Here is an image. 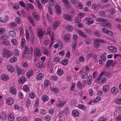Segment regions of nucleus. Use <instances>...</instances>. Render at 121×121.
Here are the masks:
<instances>
[{
    "label": "nucleus",
    "instance_id": "obj_1",
    "mask_svg": "<svg viewBox=\"0 0 121 121\" xmlns=\"http://www.w3.org/2000/svg\"><path fill=\"white\" fill-rule=\"evenodd\" d=\"M103 75H104L105 76H106L108 78L111 77V74L110 73L106 72L105 71H104L101 72L97 79L95 80V82L97 83L102 78V77Z\"/></svg>",
    "mask_w": 121,
    "mask_h": 121
},
{
    "label": "nucleus",
    "instance_id": "obj_2",
    "mask_svg": "<svg viewBox=\"0 0 121 121\" xmlns=\"http://www.w3.org/2000/svg\"><path fill=\"white\" fill-rule=\"evenodd\" d=\"M3 56L7 58L11 57L12 55V53L9 50L5 49L2 51Z\"/></svg>",
    "mask_w": 121,
    "mask_h": 121
},
{
    "label": "nucleus",
    "instance_id": "obj_3",
    "mask_svg": "<svg viewBox=\"0 0 121 121\" xmlns=\"http://www.w3.org/2000/svg\"><path fill=\"white\" fill-rule=\"evenodd\" d=\"M41 52L40 49L39 47H37L34 49V55L36 57H39L41 55Z\"/></svg>",
    "mask_w": 121,
    "mask_h": 121
},
{
    "label": "nucleus",
    "instance_id": "obj_4",
    "mask_svg": "<svg viewBox=\"0 0 121 121\" xmlns=\"http://www.w3.org/2000/svg\"><path fill=\"white\" fill-rule=\"evenodd\" d=\"M38 34L40 39H42L43 37L45 34V32L43 31L42 29H39L38 30Z\"/></svg>",
    "mask_w": 121,
    "mask_h": 121
},
{
    "label": "nucleus",
    "instance_id": "obj_5",
    "mask_svg": "<svg viewBox=\"0 0 121 121\" xmlns=\"http://www.w3.org/2000/svg\"><path fill=\"white\" fill-rule=\"evenodd\" d=\"M55 9L56 14L58 15H60L62 12L60 6L59 5H57L55 6Z\"/></svg>",
    "mask_w": 121,
    "mask_h": 121
},
{
    "label": "nucleus",
    "instance_id": "obj_6",
    "mask_svg": "<svg viewBox=\"0 0 121 121\" xmlns=\"http://www.w3.org/2000/svg\"><path fill=\"white\" fill-rule=\"evenodd\" d=\"M93 44L94 47L96 48H99L100 44V42L98 40L95 39L94 40Z\"/></svg>",
    "mask_w": 121,
    "mask_h": 121
},
{
    "label": "nucleus",
    "instance_id": "obj_7",
    "mask_svg": "<svg viewBox=\"0 0 121 121\" xmlns=\"http://www.w3.org/2000/svg\"><path fill=\"white\" fill-rule=\"evenodd\" d=\"M9 91L12 95H15L17 93V91L15 88L14 86H11L10 88Z\"/></svg>",
    "mask_w": 121,
    "mask_h": 121
},
{
    "label": "nucleus",
    "instance_id": "obj_8",
    "mask_svg": "<svg viewBox=\"0 0 121 121\" xmlns=\"http://www.w3.org/2000/svg\"><path fill=\"white\" fill-rule=\"evenodd\" d=\"M34 70L32 69H31L29 70L26 73V76L28 78L31 77L33 75L34 73Z\"/></svg>",
    "mask_w": 121,
    "mask_h": 121
},
{
    "label": "nucleus",
    "instance_id": "obj_9",
    "mask_svg": "<svg viewBox=\"0 0 121 121\" xmlns=\"http://www.w3.org/2000/svg\"><path fill=\"white\" fill-rule=\"evenodd\" d=\"M60 22L59 21H56L54 22L53 23V25L52 27L54 30H56L59 25Z\"/></svg>",
    "mask_w": 121,
    "mask_h": 121
},
{
    "label": "nucleus",
    "instance_id": "obj_10",
    "mask_svg": "<svg viewBox=\"0 0 121 121\" xmlns=\"http://www.w3.org/2000/svg\"><path fill=\"white\" fill-rule=\"evenodd\" d=\"M65 103V101L60 100L57 103L56 106L58 107H61L64 106Z\"/></svg>",
    "mask_w": 121,
    "mask_h": 121
},
{
    "label": "nucleus",
    "instance_id": "obj_11",
    "mask_svg": "<svg viewBox=\"0 0 121 121\" xmlns=\"http://www.w3.org/2000/svg\"><path fill=\"white\" fill-rule=\"evenodd\" d=\"M6 102L7 104L11 105L13 104L14 100L13 99L9 97L6 99Z\"/></svg>",
    "mask_w": 121,
    "mask_h": 121
},
{
    "label": "nucleus",
    "instance_id": "obj_12",
    "mask_svg": "<svg viewBox=\"0 0 121 121\" xmlns=\"http://www.w3.org/2000/svg\"><path fill=\"white\" fill-rule=\"evenodd\" d=\"M45 64L43 62H38L37 64V67L38 68H42L45 67Z\"/></svg>",
    "mask_w": 121,
    "mask_h": 121
},
{
    "label": "nucleus",
    "instance_id": "obj_13",
    "mask_svg": "<svg viewBox=\"0 0 121 121\" xmlns=\"http://www.w3.org/2000/svg\"><path fill=\"white\" fill-rule=\"evenodd\" d=\"M77 32L78 34L84 38H86L87 37V35L85 34L81 30H78Z\"/></svg>",
    "mask_w": 121,
    "mask_h": 121
},
{
    "label": "nucleus",
    "instance_id": "obj_14",
    "mask_svg": "<svg viewBox=\"0 0 121 121\" xmlns=\"http://www.w3.org/2000/svg\"><path fill=\"white\" fill-rule=\"evenodd\" d=\"M44 75L41 73H39L38 74L36 77V79L37 80L39 81L41 80L43 78Z\"/></svg>",
    "mask_w": 121,
    "mask_h": 121
},
{
    "label": "nucleus",
    "instance_id": "obj_15",
    "mask_svg": "<svg viewBox=\"0 0 121 121\" xmlns=\"http://www.w3.org/2000/svg\"><path fill=\"white\" fill-rule=\"evenodd\" d=\"M7 70L11 73L13 72L15 70L14 68L12 65H8L7 66Z\"/></svg>",
    "mask_w": 121,
    "mask_h": 121
},
{
    "label": "nucleus",
    "instance_id": "obj_16",
    "mask_svg": "<svg viewBox=\"0 0 121 121\" xmlns=\"http://www.w3.org/2000/svg\"><path fill=\"white\" fill-rule=\"evenodd\" d=\"M1 79L4 81H6L9 80V76L6 74H4L1 76Z\"/></svg>",
    "mask_w": 121,
    "mask_h": 121
},
{
    "label": "nucleus",
    "instance_id": "obj_17",
    "mask_svg": "<svg viewBox=\"0 0 121 121\" xmlns=\"http://www.w3.org/2000/svg\"><path fill=\"white\" fill-rule=\"evenodd\" d=\"M70 35L69 34H66L64 37V40L66 42H68L70 39Z\"/></svg>",
    "mask_w": 121,
    "mask_h": 121
},
{
    "label": "nucleus",
    "instance_id": "obj_18",
    "mask_svg": "<svg viewBox=\"0 0 121 121\" xmlns=\"http://www.w3.org/2000/svg\"><path fill=\"white\" fill-rule=\"evenodd\" d=\"M108 50L113 52H117V49L114 46H110L108 47Z\"/></svg>",
    "mask_w": 121,
    "mask_h": 121
},
{
    "label": "nucleus",
    "instance_id": "obj_19",
    "mask_svg": "<svg viewBox=\"0 0 121 121\" xmlns=\"http://www.w3.org/2000/svg\"><path fill=\"white\" fill-rule=\"evenodd\" d=\"M106 53L105 52L100 55V58L104 61H105L106 60Z\"/></svg>",
    "mask_w": 121,
    "mask_h": 121
},
{
    "label": "nucleus",
    "instance_id": "obj_20",
    "mask_svg": "<svg viewBox=\"0 0 121 121\" xmlns=\"http://www.w3.org/2000/svg\"><path fill=\"white\" fill-rule=\"evenodd\" d=\"M27 4V6H26V9L27 10L29 11L30 9L32 10L34 8L33 5L31 3H28Z\"/></svg>",
    "mask_w": 121,
    "mask_h": 121
},
{
    "label": "nucleus",
    "instance_id": "obj_21",
    "mask_svg": "<svg viewBox=\"0 0 121 121\" xmlns=\"http://www.w3.org/2000/svg\"><path fill=\"white\" fill-rule=\"evenodd\" d=\"M33 17L35 18V19L38 21L40 20V16L39 14L36 13L35 12H33Z\"/></svg>",
    "mask_w": 121,
    "mask_h": 121
},
{
    "label": "nucleus",
    "instance_id": "obj_22",
    "mask_svg": "<svg viewBox=\"0 0 121 121\" xmlns=\"http://www.w3.org/2000/svg\"><path fill=\"white\" fill-rule=\"evenodd\" d=\"M9 20V17L8 16H5L3 19H2L1 17H0V22L2 23L6 22Z\"/></svg>",
    "mask_w": 121,
    "mask_h": 121
},
{
    "label": "nucleus",
    "instance_id": "obj_23",
    "mask_svg": "<svg viewBox=\"0 0 121 121\" xmlns=\"http://www.w3.org/2000/svg\"><path fill=\"white\" fill-rule=\"evenodd\" d=\"M64 3L65 4L64 5V6L65 9H70L71 8V6L69 1L68 0L67 2H65Z\"/></svg>",
    "mask_w": 121,
    "mask_h": 121
},
{
    "label": "nucleus",
    "instance_id": "obj_24",
    "mask_svg": "<svg viewBox=\"0 0 121 121\" xmlns=\"http://www.w3.org/2000/svg\"><path fill=\"white\" fill-rule=\"evenodd\" d=\"M111 91L113 94H116L118 93V91L116 87H113L111 89Z\"/></svg>",
    "mask_w": 121,
    "mask_h": 121
},
{
    "label": "nucleus",
    "instance_id": "obj_25",
    "mask_svg": "<svg viewBox=\"0 0 121 121\" xmlns=\"http://www.w3.org/2000/svg\"><path fill=\"white\" fill-rule=\"evenodd\" d=\"M49 99L48 97L46 95H43L42 97V100L44 102L47 101L49 100Z\"/></svg>",
    "mask_w": 121,
    "mask_h": 121
},
{
    "label": "nucleus",
    "instance_id": "obj_26",
    "mask_svg": "<svg viewBox=\"0 0 121 121\" xmlns=\"http://www.w3.org/2000/svg\"><path fill=\"white\" fill-rule=\"evenodd\" d=\"M64 18L67 21H70L72 19L71 18L70 16L67 14H65L64 15Z\"/></svg>",
    "mask_w": 121,
    "mask_h": 121
},
{
    "label": "nucleus",
    "instance_id": "obj_27",
    "mask_svg": "<svg viewBox=\"0 0 121 121\" xmlns=\"http://www.w3.org/2000/svg\"><path fill=\"white\" fill-rule=\"evenodd\" d=\"M31 104V100L30 99L28 98L26 99L25 101V104L27 108L29 107Z\"/></svg>",
    "mask_w": 121,
    "mask_h": 121
},
{
    "label": "nucleus",
    "instance_id": "obj_28",
    "mask_svg": "<svg viewBox=\"0 0 121 121\" xmlns=\"http://www.w3.org/2000/svg\"><path fill=\"white\" fill-rule=\"evenodd\" d=\"M29 97L31 99L35 98L36 97V94L33 92H30L29 94Z\"/></svg>",
    "mask_w": 121,
    "mask_h": 121
},
{
    "label": "nucleus",
    "instance_id": "obj_29",
    "mask_svg": "<svg viewBox=\"0 0 121 121\" xmlns=\"http://www.w3.org/2000/svg\"><path fill=\"white\" fill-rule=\"evenodd\" d=\"M88 76V73H87L86 72H83L82 73L81 75V77L82 79H86Z\"/></svg>",
    "mask_w": 121,
    "mask_h": 121
},
{
    "label": "nucleus",
    "instance_id": "obj_30",
    "mask_svg": "<svg viewBox=\"0 0 121 121\" xmlns=\"http://www.w3.org/2000/svg\"><path fill=\"white\" fill-rule=\"evenodd\" d=\"M113 61L112 60H108L105 64V66L106 67H109L112 63Z\"/></svg>",
    "mask_w": 121,
    "mask_h": 121
},
{
    "label": "nucleus",
    "instance_id": "obj_31",
    "mask_svg": "<svg viewBox=\"0 0 121 121\" xmlns=\"http://www.w3.org/2000/svg\"><path fill=\"white\" fill-rule=\"evenodd\" d=\"M2 43L4 44L6 46L9 45L10 44L9 41L6 39H3L2 41Z\"/></svg>",
    "mask_w": 121,
    "mask_h": 121
},
{
    "label": "nucleus",
    "instance_id": "obj_32",
    "mask_svg": "<svg viewBox=\"0 0 121 121\" xmlns=\"http://www.w3.org/2000/svg\"><path fill=\"white\" fill-rule=\"evenodd\" d=\"M26 41L25 39L24 38L22 39L21 41V46L22 48H23L26 45Z\"/></svg>",
    "mask_w": 121,
    "mask_h": 121
},
{
    "label": "nucleus",
    "instance_id": "obj_33",
    "mask_svg": "<svg viewBox=\"0 0 121 121\" xmlns=\"http://www.w3.org/2000/svg\"><path fill=\"white\" fill-rule=\"evenodd\" d=\"M72 114L73 116L77 117L79 116V112L77 110H74L72 111Z\"/></svg>",
    "mask_w": 121,
    "mask_h": 121
},
{
    "label": "nucleus",
    "instance_id": "obj_34",
    "mask_svg": "<svg viewBox=\"0 0 121 121\" xmlns=\"http://www.w3.org/2000/svg\"><path fill=\"white\" fill-rule=\"evenodd\" d=\"M56 73L57 75L60 76L63 75L64 73V71L62 69H58Z\"/></svg>",
    "mask_w": 121,
    "mask_h": 121
},
{
    "label": "nucleus",
    "instance_id": "obj_35",
    "mask_svg": "<svg viewBox=\"0 0 121 121\" xmlns=\"http://www.w3.org/2000/svg\"><path fill=\"white\" fill-rule=\"evenodd\" d=\"M25 80L26 78L24 77H21L18 80L19 83L21 84L24 83L25 82Z\"/></svg>",
    "mask_w": 121,
    "mask_h": 121
},
{
    "label": "nucleus",
    "instance_id": "obj_36",
    "mask_svg": "<svg viewBox=\"0 0 121 121\" xmlns=\"http://www.w3.org/2000/svg\"><path fill=\"white\" fill-rule=\"evenodd\" d=\"M92 81V77L91 75H89L88 77L87 80V83L88 84L90 85H91Z\"/></svg>",
    "mask_w": 121,
    "mask_h": 121
},
{
    "label": "nucleus",
    "instance_id": "obj_37",
    "mask_svg": "<svg viewBox=\"0 0 121 121\" xmlns=\"http://www.w3.org/2000/svg\"><path fill=\"white\" fill-rule=\"evenodd\" d=\"M96 20L97 21L99 22H108V20L102 18H98L96 19Z\"/></svg>",
    "mask_w": 121,
    "mask_h": 121
},
{
    "label": "nucleus",
    "instance_id": "obj_38",
    "mask_svg": "<svg viewBox=\"0 0 121 121\" xmlns=\"http://www.w3.org/2000/svg\"><path fill=\"white\" fill-rule=\"evenodd\" d=\"M109 89V87L108 85L104 86L103 88V90L105 92H107Z\"/></svg>",
    "mask_w": 121,
    "mask_h": 121
},
{
    "label": "nucleus",
    "instance_id": "obj_39",
    "mask_svg": "<svg viewBox=\"0 0 121 121\" xmlns=\"http://www.w3.org/2000/svg\"><path fill=\"white\" fill-rule=\"evenodd\" d=\"M23 90L26 92H28L30 91L29 87L27 85H25L23 87Z\"/></svg>",
    "mask_w": 121,
    "mask_h": 121
},
{
    "label": "nucleus",
    "instance_id": "obj_40",
    "mask_svg": "<svg viewBox=\"0 0 121 121\" xmlns=\"http://www.w3.org/2000/svg\"><path fill=\"white\" fill-rule=\"evenodd\" d=\"M68 62V59H64L61 60V63L63 65H67Z\"/></svg>",
    "mask_w": 121,
    "mask_h": 121
},
{
    "label": "nucleus",
    "instance_id": "obj_41",
    "mask_svg": "<svg viewBox=\"0 0 121 121\" xmlns=\"http://www.w3.org/2000/svg\"><path fill=\"white\" fill-rule=\"evenodd\" d=\"M9 34L10 36L12 37H15L16 35V33L13 31H9Z\"/></svg>",
    "mask_w": 121,
    "mask_h": 121
},
{
    "label": "nucleus",
    "instance_id": "obj_42",
    "mask_svg": "<svg viewBox=\"0 0 121 121\" xmlns=\"http://www.w3.org/2000/svg\"><path fill=\"white\" fill-rule=\"evenodd\" d=\"M98 14L99 16L103 17L105 16V13L104 11H102L99 12L98 13Z\"/></svg>",
    "mask_w": 121,
    "mask_h": 121
},
{
    "label": "nucleus",
    "instance_id": "obj_43",
    "mask_svg": "<svg viewBox=\"0 0 121 121\" xmlns=\"http://www.w3.org/2000/svg\"><path fill=\"white\" fill-rule=\"evenodd\" d=\"M78 107L79 108L84 110H86V106H84L82 104L78 105Z\"/></svg>",
    "mask_w": 121,
    "mask_h": 121
},
{
    "label": "nucleus",
    "instance_id": "obj_44",
    "mask_svg": "<svg viewBox=\"0 0 121 121\" xmlns=\"http://www.w3.org/2000/svg\"><path fill=\"white\" fill-rule=\"evenodd\" d=\"M112 25V24L109 22H105L103 24V26L107 27H110Z\"/></svg>",
    "mask_w": 121,
    "mask_h": 121
},
{
    "label": "nucleus",
    "instance_id": "obj_45",
    "mask_svg": "<svg viewBox=\"0 0 121 121\" xmlns=\"http://www.w3.org/2000/svg\"><path fill=\"white\" fill-rule=\"evenodd\" d=\"M17 73L18 75L19 76L21 74H22L23 73V70L22 69H21L19 68L18 67L17 69Z\"/></svg>",
    "mask_w": 121,
    "mask_h": 121
},
{
    "label": "nucleus",
    "instance_id": "obj_46",
    "mask_svg": "<svg viewBox=\"0 0 121 121\" xmlns=\"http://www.w3.org/2000/svg\"><path fill=\"white\" fill-rule=\"evenodd\" d=\"M50 90L51 91H53L55 93H57L59 92V89L56 87L54 88H51Z\"/></svg>",
    "mask_w": 121,
    "mask_h": 121
},
{
    "label": "nucleus",
    "instance_id": "obj_47",
    "mask_svg": "<svg viewBox=\"0 0 121 121\" xmlns=\"http://www.w3.org/2000/svg\"><path fill=\"white\" fill-rule=\"evenodd\" d=\"M13 7L14 9L17 10L19 8V6L18 3H16L13 4Z\"/></svg>",
    "mask_w": 121,
    "mask_h": 121
},
{
    "label": "nucleus",
    "instance_id": "obj_48",
    "mask_svg": "<svg viewBox=\"0 0 121 121\" xmlns=\"http://www.w3.org/2000/svg\"><path fill=\"white\" fill-rule=\"evenodd\" d=\"M49 80L47 79L45 80L44 82V86L46 87L48 86L49 85Z\"/></svg>",
    "mask_w": 121,
    "mask_h": 121
},
{
    "label": "nucleus",
    "instance_id": "obj_49",
    "mask_svg": "<svg viewBox=\"0 0 121 121\" xmlns=\"http://www.w3.org/2000/svg\"><path fill=\"white\" fill-rule=\"evenodd\" d=\"M77 87L80 89H82V85L81 82L80 81H78L77 83Z\"/></svg>",
    "mask_w": 121,
    "mask_h": 121
},
{
    "label": "nucleus",
    "instance_id": "obj_50",
    "mask_svg": "<svg viewBox=\"0 0 121 121\" xmlns=\"http://www.w3.org/2000/svg\"><path fill=\"white\" fill-rule=\"evenodd\" d=\"M17 58L16 57H13L11 58L9 60L10 62L12 63L15 62L17 60Z\"/></svg>",
    "mask_w": 121,
    "mask_h": 121
},
{
    "label": "nucleus",
    "instance_id": "obj_51",
    "mask_svg": "<svg viewBox=\"0 0 121 121\" xmlns=\"http://www.w3.org/2000/svg\"><path fill=\"white\" fill-rule=\"evenodd\" d=\"M14 116L12 114L10 115L8 117V119L10 121H13L14 120Z\"/></svg>",
    "mask_w": 121,
    "mask_h": 121
},
{
    "label": "nucleus",
    "instance_id": "obj_52",
    "mask_svg": "<svg viewBox=\"0 0 121 121\" xmlns=\"http://www.w3.org/2000/svg\"><path fill=\"white\" fill-rule=\"evenodd\" d=\"M2 120H4L6 119L7 115L4 113H1L0 115Z\"/></svg>",
    "mask_w": 121,
    "mask_h": 121
},
{
    "label": "nucleus",
    "instance_id": "obj_53",
    "mask_svg": "<svg viewBox=\"0 0 121 121\" xmlns=\"http://www.w3.org/2000/svg\"><path fill=\"white\" fill-rule=\"evenodd\" d=\"M13 53L16 56H19V51L17 49H15L13 51Z\"/></svg>",
    "mask_w": 121,
    "mask_h": 121
},
{
    "label": "nucleus",
    "instance_id": "obj_54",
    "mask_svg": "<svg viewBox=\"0 0 121 121\" xmlns=\"http://www.w3.org/2000/svg\"><path fill=\"white\" fill-rule=\"evenodd\" d=\"M29 48L27 46H26L24 49V52L25 54H28L29 52Z\"/></svg>",
    "mask_w": 121,
    "mask_h": 121
},
{
    "label": "nucleus",
    "instance_id": "obj_55",
    "mask_svg": "<svg viewBox=\"0 0 121 121\" xmlns=\"http://www.w3.org/2000/svg\"><path fill=\"white\" fill-rule=\"evenodd\" d=\"M11 42L13 45H16L18 43L17 40L15 39H12L11 40Z\"/></svg>",
    "mask_w": 121,
    "mask_h": 121
},
{
    "label": "nucleus",
    "instance_id": "obj_56",
    "mask_svg": "<svg viewBox=\"0 0 121 121\" xmlns=\"http://www.w3.org/2000/svg\"><path fill=\"white\" fill-rule=\"evenodd\" d=\"M26 39L29 40L30 38L29 32L28 31L26 30Z\"/></svg>",
    "mask_w": 121,
    "mask_h": 121
},
{
    "label": "nucleus",
    "instance_id": "obj_57",
    "mask_svg": "<svg viewBox=\"0 0 121 121\" xmlns=\"http://www.w3.org/2000/svg\"><path fill=\"white\" fill-rule=\"evenodd\" d=\"M66 28L67 30L69 31H72L73 29L72 26L70 25L67 26Z\"/></svg>",
    "mask_w": 121,
    "mask_h": 121
},
{
    "label": "nucleus",
    "instance_id": "obj_58",
    "mask_svg": "<svg viewBox=\"0 0 121 121\" xmlns=\"http://www.w3.org/2000/svg\"><path fill=\"white\" fill-rule=\"evenodd\" d=\"M51 78L52 80L54 81H57L58 79V77L57 76L54 75L51 77Z\"/></svg>",
    "mask_w": 121,
    "mask_h": 121
},
{
    "label": "nucleus",
    "instance_id": "obj_59",
    "mask_svg": "<svg viewBox=\"0 0 121 121\" xmlns=\"http://www.w3.org/2000/svg\"><path fill=\"white\" fill-rule=\"evenodd\" d=\"M43 53L44 54L46 55L47 56H49L50 55V52L48 51L47 49H46L44 51Z\"/></svg>",
    "mask_w": 121,
    "mask_h": 121
},
{
    "label": "nucleus",
    "instance_id": "obj_60",
    "mask_svg": "<svg viewBox=\"0 0 121 121\" xmlns=\"http://www.w3.org/2000/svg\"><path fill=\"white\" fill-rule=\"evenodd\" d=\"M75 22H76L78 26L79 27H82L83 26V25L79 22H78V20H75Z\"/></svg>",
    "mask_w": 121,
    "mask_h": 121
},
{
    "label": "nucleus",
    "instance_id": "obj_61",
    "mask_svg": "<svg viewBox=\"0 0 121 121\" xmlns=\"http://www.w3.org/2000/svg\"><path fill=\"white\" fill-rule=\"evenodd\" d=\"M73 40L74 41V42H77V39H78V35L74 34V35L73 37Z\"/></svg>",
    "mask_w": 121,
    "mask_h": 121
},
{
    "label": "nucleus",
    "instance_id": "obj_62",
    "mask_svg": "<svg viewBox=\"0 0 121 121\" xmlns=\"http://www.w3.org/2000/svg\"><path fill=\"white\" fill-rule=\"evenodd\" d=\"M60 60V58L58 57H55L54 59V61L56 63L59 62Z\"/></svg>",
    "mask_w": 121,
    "mask_h": 121
},
{
    "label": "nucleus",
    "instance_id": "obj_63",
    "mask_svg": "<svg viewBox=\"0 0 121 121\" xmlns=\"http://www.w3.org/2000/svg\"><path fill=\"white\" fill-rule=\"evenodd\" d=\"M101 99V98L99 97H97L93 100V102L94 103H96L100 101Z\"/></svg>",
    "mask_w": 121,
    "mask_h": 121
},
{
    "label": "nucleus",
    "instance_id": "obj_64",
    "mask_svg": "<svg viewBox=\"0 0 121 121\" xmlns=\"http://www.w3.org/2000/svg\"><path fill=\"white\" fill-rule=\"evenodd\" d=\"M115 103L118 104H121V98H118L116 99Z\"/></svg>",
    "mask_w": 121,
    "mask_h": 121
}]
</instances>
